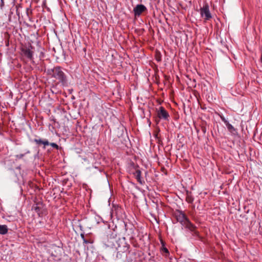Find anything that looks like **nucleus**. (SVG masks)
I'll use <instances>...</instances> for the list:
<instances>
[{"mask_svg":"<svg viewBox=\"0 0 262 262\" xmlns=\"http://www.w3.org/2000/svg\"><path fill=\"white\" fill-rule=\"evenodd\" d=\"M129 248V246L127 247V249H128Z\"/></svg>","mask_w":262,"mask_h":262,"instance_id":"nucleus-20","label":"nucleus"},{"mask_svg":"<svg viewBox=\"0 0 262 262\" xmlns=\"http://www.w3.org/2000/svg\"><path fill=\"white\" fill-rule=\"evenodd\" d=\"M147 10L146 7L142 5H137L133 9V12L135 16H139L143 12Z\"/></svg>","mask_w":262,"mask_h":262,"instance_id":"nucleus-6","label":"nucleus"},{"mask_svg":"<svg viewBox=\"0 0 262 262\" xmlns=\"http://www.w3.org/2000/svg\"><path fill=\"white\" fill-rule=\"evenodd\" d=\"M25 156V154H20V155H17L16 156V157L17 159H21L24 157V156Z\"/></svg>","mask_w":262,"mask_h":262,"instance_id":"nucleus-18","label":"nucleus"},{"mask_svg":"<svg viewBox=\"0 0 262 262\" xmlns=\"http://www.w3.org/2000/svg\"><path fill=\"white\" fill-rule=\"evenodd\" d=\"M134 175L140 184H143L144 183V181L141 179V172L140 170L137 169L135 172H134Z\"/></svg>","mask_w":262,"mask_h":262,"instance_id":"nucleus-8","label":"nucleus"},{"mask_svg":"<svg viewBox=\"0 0 262 262\" xmlns=\"http://www.w3.org/2000/svg\"><path fill=\"white\" fill-rule=\"evenodd\" d=\"M50 144V143L48 142V141L47 140H43V148L45 149L46 148V146H48V145H49Z\"/></svg>","mask_w":262,"mask_h":262,"instance_id":"nucleus-15","label":"nucleus"},{"mask_svg":"<svg viewBox=\"0 0 262 262\" xmlns=\"http://www.w3.org/2000/svg\"><path fill=\"white\" fill-rule=\"evenodd\" d=\"M200 15L205 21L212 18V15L210 12L209 6L208 4H205L203 7L200 8Z\"/></svg>","mask_w":262,"mask_h":262,"instance_id":"nucleus-3","label":"nucleus"},{"mask_svg":"<svg viewBox=\"0 0 262 262\" xmlns=\"http://www.w3.org/2000/svg\"><path fill=\"white\" fill-rule=\"evenodd\" d=\"M4 6V0H1V2H0L1 9H3Z\"/></svg>","mask_w":262,"mask_h":262,"instance_id":"nucleus-17","label":"nucleus"},{"mask_svg":"<svg viewBox=\"0 0 262 262\" xmlns=\"http://www.w3.org/2000/svg\"><path fill=\"white\" fill-rule=\"evenodd\" d=\"M33 47L30 45L28 47H23L21 49V51L23 52L25 56L27 57L28 59L31 60L33 59V52L32 49Z\"/></svg>","mask_w":262,"mask_h":262,"instance_id":"nucleus-5","label":"nucleus"},{"mask_svg":"<svg viewBox=\"0 0 262 262\" xmlns=\"http://www.w3.org/2000/svg\"><path fill=\"white\" fill-rule=\"evenodd\" d=\"M220 117L221 119H222V120L225 123V124H226L227 123H228V121L225 119V118L223 116L220 115Z\"/></svg>","mask_w":262,"mask_h":262,"instance_id":"nucleus-16","label":"nucleus"},{"mask_svg":"<svg viewBox=\"0 0 262 262\" xmlns=\"http://www.w3.org/2000/svg\"><path fill=\"white\" fill-rule=\"evenodd\" d=\"M50 145H51L53 148H56V149H59V146L57 144H56L55 143H51L50 144Z\"/></svg>","mask_w":262,"mask_h":262,"instance_id":"nucleus-14","label":"nucleus"},{"mask_svg":"<svg viewBox=\"0 0 262 262\" xmlns=\"http://www.w3.org/2000/svg\"><path fill=\"white\" fill-rule=\"evenodd\" d=\"M186 201L189 204H192L194 201V198L192 193L190 191H187L186 193Z\"/></svg>","mask_w":262,"mask_h":262,"instance_id":"nucleus-9","label":"nucleus"},{"mask_svg":"<svg viewBox=\"0 0 262 262\" xmlns=\"http://www.w3.org/2000/svg\"><path fill=\"white\" fill-rule=\"evenodd\" d=\"M8 232L7 226L5 225H0V234H5Z\"/></svg>","mask_w":262,"mask_h":262,"instance_id":"nucleus-10","label":"nucleus"},{"mask_svg":"<svg viewBox=\"0 0 262 262\" xmlns=\"http://www.w3.org/2000/svg\"><path fill=\"white\" fill-rule=\"evenodd\" d=\"M160 242H161V243L162 246V247L161 248V251L165 253H166L165 256H167V254H169L168 250L167 249V248H166L165 247L164 242V241L162 239H160Z\"/></svg>","mask_w":262,"mask_h":262,"instance_id":"nucleus-11","label":"nucleus"},{"mask_svg":"<svg viewBox=\"0 0 262 262\" xmlns=\"http://www.w3.org/2000/svg\"><path fill=\"white\" fill-rule=\"evenodd\" d=\"M43 140L41 139H34L33 141L38 145H43Z\"/></svg>","mask_w":262,"mask_h":262,"instance_id":"nucleus-13","label":"nucleus"},{"mask_svg":"<svg viewBox=\"0 0 262 262\" xmlns=\"http://www.w3.org/2000/svg\"><path fill=\"white\" fill-rule=\"evenodd\" d=\"M176 217L177 221L183 226L188 228L191 231H195L196 227L190 222L184 213L180 212Z\"/></svg>","mask_w":262,"mask_h":262,"instance_id":"nucleus-2","label":"nucleus"},{"mask_svg":"<svg viewBox=\"0 0 262 262\" xmlns=\"http://www.w3.org/2000/svg\"><path fill=\"white\" fill-rule=\"evenodd\" d=\"M226 125L228 130L230 132H231L232 133H234L236 131V129H235V128L229 122L228 123H227L226 124Z\"/></svg>","mask_w":262,"mask_h":262,"instance_id":"nucleus-12","label":"nucleus"},{"mask_svg":"<svg viewBox=\"0 0 262 262\" xmlns=\"http://www.w3.org/2000/svg\"><path fill=\"white\" fill-rule=\"evenodd\" d=\"M81 237L83 239V243H85V244H88V243H89V241H88V240L85 239L84 238V235L83 234H81Z\"/></svg>","mask_w":262,"mask_h":262,"instance_id":"nucleus-19","label":"nucleus"},{"mask_svg":"<svg viewBox=\"0 0 262 262\" xmlns=\"http://www.w3.org/2000/svg\"><path fill=\"white\" fill-rule=\"evenodd\" d=\"M157 116L160 119L168 120L169 115L168 112L163 107L160 106L158 110L157 111Z\"/></svg>","mask_w":262,"mask_h":262,"instance_id":"nucleus-4","label":"nucleus"},{"mask_svg":"<svg viewBox=\"0 0 262 262\" xmlns=\"http://www.w3.org/2000/svg\"><path fill=\"white\" fill-rule=\"evenodd\" d=\"M49 74H50L52 77L58 80L63 85L67 84V76L62 71L61 67H54L51 71L49 70Z\"/></svg>","mask_w":262,"mask_h":262,"instance_id":"nucleus-1","label":"nucleus"},{"mask_svg":"<svg viewBox=\"0 0 262 262\" xmlns=\"http://www.w3.org/2000/svg\"><path fill=\"white\" fill-rule=\"evenodd\" d=\"M42 207L43 205L42 202H35V204L32 207V209H34L38 215H40Z\"/></svg>","mask_w":262,"mask_h":262,"instance_id":"nucleus-7","label":"nucleus"}]
</instances>
